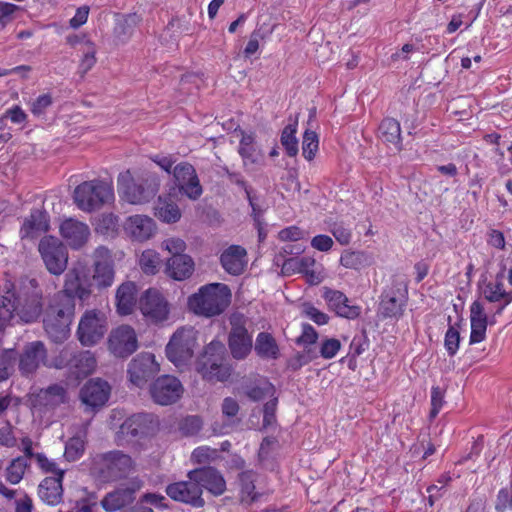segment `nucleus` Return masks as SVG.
Wrapping results in <instances>:
<instances>
[{"mask_svg":"<svg viewBox=\"0 0 512 512\" xmlns=\"http://www.w3.org/2000/svg\"><path fill=\"white\" fill-rule=\"evenodd\" d=\"M231 290L223 283H210L189 296L188 308L195 315L212 318L222 314L230 305Z\"/></svg>","mask_w":512,"mask_h":512,"instance_id":"1","label":"nucleus"},{"mask_svg":"<svg viewBox=\"0 0 512 512\" xmlns=\"http://www.w3.org/2000/svg\"><path fill=\"white\" fill-rule=\"evenodd\" d=\"M118 186L122 199L133 205H141L154 198L160 181L156 174L150 172L135 180L127 170L119 175Z\"/></svg>","mask_w":512,"mask_h":512,"instance_id":"2","label":"nucleus"},{"mask_svg":"<svg viewBox=\"0 0 512 512\" xmlns=\"http://www.w3.org/2000/svg\"><path fill=\"white\" fill-rule=\"evenodd\" d=\"M73 199L79 209L85 212H92L112 202L114 200V192L109 183L94 179L78 185L74 190Z\"/></svg>","mask_w":512,"mask_h":512,"instance_id":"3","label":"nucleus"},{"mask_svg":"<svg viewBox=\"0 0 512 512\" xmlns=\"http://www.w3.org/2000/svg\"><path fill=\"white\" fill-rule=\"evenodd\" d=\"M225 347L221 342H211L199 357L196 369L202 377L211 382L225 381L230 376V368L224 363Z\"/></svg>","mask_w":512,"mask_h":512,"instance_id":"4","label":"nucleus"},{"mask_svg":"<svg viewBox=\"0 0 512 512\" xmlns=\"http://www.w3.org/2000/svg\"><path fill=\"white\" fill-rule=\"evenodd\" d=\"M198 332L193 327L176 330L166 346L167 358L177 367L187 365L194 356Z\"/></svg>","mask_w":512,"mask_h":512,"instance_id":"5","label":"nucleus"},{"mask_svg":"<svg viewBox=\"0 0 512 512\" xmlns=\"http://www.w3.org/2000/svg\"><path fill=\"white\" fill-rule=\"evenodd\" d=\"M100 474L108 480L127 478L135 471V461L123 451L113 450L100 454L96 458Z\"/></svg>","mask_w":512,"mask_h":512,"instance_id":"6","label":"nucleus"},{"mask_svg":"<svg viewBox=\"0 0 512 512\" xmlns=\"http://www.w3.org/2000/svg\"><path fill=\"white\" fill-rule=\"evenodd\" d=\"M154 415L137 413L127 418L116 434L118 445L145 438L154 433L157 427Z\"/></svg>","mask_w":512,"mask_h":512,"instance_id":"7","label":"nucleus"},{"mask_svg":"<svg viewBox=\"0 0 512 512\" xmlns=\"http://www.w3.org/2000/svg\"><path fill=\"white\" fill-rule=\"evenodd\" d=\"M246 322L243 314L234 313L230 316L228 346L233 358L238 360L246 358L253 347L252 336L248 333Z\"/></svg>","mask_w":512,"mask_h":512,"instance_id":"8","label":"nucleus"},{"mask_svg":"<svg viewBox=\"0 0 512 512\" xmlns=\"http://www.w3.org/2000/svg\"><path fill=\"white\" fill-rule=\"evenodd\" d=\"M38 250L47 270L54 275H60L67 266L68 256L65 246L53 236H45L40 240Z\"/></svg>","mask_w":512,"mask_h":512,"instance_id":"9","label":"nucleus"},{"mask_svg":"<svg viewBox=\"0 0 512 512\" xmlns=\"http://www.w3.org/2000/svg\"><path fill=\"white\" fill-rule=\"evenodd\" d=\"M139 308L144 317L152 323L166 321L170 314V305L163 294L150 288L139 299Z\"/></svg>","mask_w":512,"mask_h":512,"instance_id":"10","label":"nucleus"},{"mask_svg":"<svg viewBox=\"0 0 512 512\" xmlns=\"http://www.w3.org/2000/svg\"><path fill=\"white\" fill-rule=\"evenodd\" d=\"M58 367L68 368L77 378L86 377L96 367V359L90 351H74L69 348L63 349L58 357Z\"/></svg>","mask_w":512,"mask_h":512,"instance_id":"11","label":"nucleus"},{"mask_svg":"<svg viewBox=\"0 0 512 512\" xmlns=\"http://www.w3.org/2000/svg\"><path fill=\"white\" fill-rule=\"evenodd\" d=\"M406 285L401 281H393L381 295L378 313L383 318H398L403 313L406 302Z\"/></svg>","mask_w":512,"mask_h":512,"instance_id":"12","label":"nucleus"},{"mask_svg":"<svg viewBox=\"0 0 512 512\" xmlns=\"http://www.w3.org/2000/svg\"><path fill=\"white\" fill-rule=\"evenodd\" d=\"M160 370V365L152 353H140L128 365L130 382L136 387H143Z\"/></svg>","mask_w":512,"mask_h":512,"instance_id":"13","label":"nucleus"},{"mask_svg":"<svg viewBox=\"0 0 512 512\" xmlns=\"http://www.w3.org/2000/svg\"><path fill=\"white\" fill-rule=\"evenodd\" d=\"M105 319L96 311H87L78 326V338L84 346L98 343L106 333Z\"/></svg>","mask_w":512,"mask_h":512,"instance_id":"14","label":"nucleus"},{"mask_svg":"<svg viewBox=\"0 0 512 512\" xmlns=\"http://www.w3.org/2000/svg\"><path fill=\"white\" fill-rule=\"evenodd\" d=\"M173 177L179 191L191 200H197L203 193L195 168L188 162H181L173 168Z\"/></svg>","mask_w":512,"mask_h":512,"instance_id":"15","label":"nucleus"},{"mask_svg":"<svg viewBox=\"0 0 512 512\" xmlns=\"http://www.w3.org/2000/svg\"><path fill=\"white\" fill-rule=\"evenodd\" d=\"M181 382L174 376L163 375L155 380L150 387L152 399L160 405H170L180 399L183 394Z\"/></svg>","mask_w":512,"mask_h":512,"instance_id":"16","label":"nucleus"},{"mask_svg":"<svg viewBox=\"0 0 512 512\" xmlns=\"http://www.w3.org/2000/svg\"><path fill=\"white\" fill-rule=\"evenodd\" d=\"M202 492L200 485L189 478L187 481L175 482L166 487V493L171 499L189 504L195 508H201L205 505Z\"/></svg>","mask_w":512,"mask_h":512,"instance_id":"17","label":"nucleus"},{"mask_svg":"<svg viewBox=\"0 0 512 512\" xmlns=\"http://www.w3.org/2000/svg\"><path fill=\"white\" fill-rule=\"evenodd\" d=\"M109 350L120 358H126L138 348L137 336L134 329L122 325L114 329L108 339Z\"/></svg>","mask_w":512,"mask_h":512,"instance_id":"18","label":"nucleus"},{"mask_svg":"<svg viewBox=\"0 0 512 512\" xmlns=\"http://www.w3.org/2000/svg\"><path fill=\"white\" fill-rule=\"evenodd\" d=\"M94 274L93 282L98 288H107L114 281L115 271L111 252L106 247L100 246L93 253Z\"/></svg>","mask_w":512,"mask_h":512,"instance_id":"19","label":"nucleus"},{"mask_svg":"<svg viewBox=\"0 0 512 512\" xmlns=\"http://www.w3.org/2000/svg\"><path fill=\"white\" fill-rule=\"evenodd\" d=\"M47 361V350L41 341L27 343L19 356V371L23 376L33 375Z\"/></svg>","mask_w":512,"mask_h":512,"instance_id":"20","label":"nucleus"},{"mask_svg":"<svg viewBox=\"0 0 512 512\" xmlns=\"http://www.w3.org/2000/svg\"><path fill=\"white\" fill-rule=\"evenodd\" d=\"M123 230L132 241L145 242L155 235L157 226L151 217L137 214L126 218Z\"/></svg>","mask_w":512,"mask_h":512,"instance_id":"21","label":"nucleus"},{"mask_svg":"<svg viewBox=\"0 0 512 512\" xmlns=\"http://www.w3.org/2000/svg\"><path fill=\"white\" fill-rule=\"evenodd\" d=\"M110 391L108 382L100 378L91 379L81 388L80 399L87 407L97 409L108 401Z\"/></svg>","mask_w":512,"mask_h":512,"instance_id":"22","label":"nucleus"},{"mask_svg":"<svg viewBox=\"0 0 512 512\" xmlns=\"http://www.w3.org/2000/svg\"><path fill=\"white\" fill-rule=\"evenodd\" d=\"M188 478L195 480L201 489L205 488L215 496L222 495L226 490V481L213 467L195 469L188 472Z\"/></svg>","mask_w":512,"mask_h":512,"instance_id":"23","label":"nucleus"},{"mask_svg":"<svg viewBox=\"0 0 512 512\" xmlns=\"http://www.w3.org/2000/svg\"><path fill=\"white\" fill-rule=\"evenodd\" d=\"M139 481H132L131 486L120 487L108 494L101 500L102 508L107 512H115L131 504L135 500V492L139 490Z\"/></svg>","mask_w":512,"mask_h":512,"instance_id":"24","label":"nucleus"},{"mask_svg":"<svg viewBox=\"0 0 512 512\" xmlns=\"http://www.w3.org/2000/svg\"><path fill=\"white\" fill-rule=\"evenodd\" d=\"M324 299L330 309L340 317L355 319L360 315V307L351 305L349 299L341 291L329 289L324 293Z\"/></svg>","mask_w":512,"mask_h":512,"instance_id":"25","label":"nucleus"},{"mask_svg":"<svg viewBox=\"0 0 512 512\" xmlns=\"http://www.w3.org/2000/svg\"><path fill=\"white\" fill-rule=\"evenodd\" d=\"M60 233L73 248L84 245L90 235L89 227L77 220L67 219L60 226Z\"/></svg>","mask_w":512,"mask_h":512,"instance_id":"26","label":"nucleus"},{"mask_svg":"<svg viewBox=\"0 0 512 512\" xmlns=\"http://www.w3.org/2000/svg\"><path fill=\"white\" fill-rule=\"evenodd\" d=\"M247 252L239 245L228 247L221 255L220 261L225 269L231 275H240L247 264Z\"/></svg>","mask_w":512,"mask_h":512,"instance_id":"27","label":"nucleus"},{"mask_svg":"<svg viewBox=\"0 0 512 512\" xmlns=\"http://www.w3.org/2000/svg\"><path fill=\"white\" fill-rule=\"evenodd\" d=\"M137 287L133 282L122 283L116 291L117 312L122 315H130L136 306Z\"/></svg>","mask_w":512,"mask_h":512,"instance_id":"28","label":"nucleus"},{"mask_svg":"<svg viewBox=\"0 0 512 512\" xmlns=\"http://www.w3.org/2000/svg\"><path fill=\"white\" fill-rule=\"evenodd\" d=\"M48 229L49 219L46 212L33 210L31 214L25 218L20 233L22 238H34L48 231Z\"/></svg>","mask_w":512,"mask_h":512,"instance_id":"29","label":"nucleus"},{"mask_svg":"<svg viewBox=\"0 0 512 512\" xmlns=\"http://www.w3.org/2000/svg\"><path fill=\"white\" fill-rule=\"evenodd\" d=\"M194 271V262L188 255H172L166 264L169 277L181 281L189 278Z\"/></svg>","mask_w":512,"mask_h":512,"instance_id":"30","label":"nucleus"},{"mask_svg":"<svg viewBox=\"0 0 512 512\" xmlns=\"http://www.w3.org/2000/svg\"><path fill=\"white\" fill-rule=\"evenodd\" d=\"M75 313V301L66 294H55L45 314H53L63 321L72 323Z\"/></svg>","mask_w":512,"mask_h":512,"instance_id":"31","label":"nucleus"},{"mask_svg":"<svg viewBox=\"0 0 512 512\" xmlns=\"http://www.w3.org/2000/svg\"><path fill=\"white\" fill-rule=\"evenodd\" d=\"M503 279L504 274L498 273L494 281L485 284L483 296L488 302H504V305H509L512 302V291L505 290Z\"/></svg>","mask_w":512,"mask_h":512,"instance_id":"32","label":"nucleus"},{"mask_svg":"<svg viewBox=\"0 0 512 512\" xmlns=\"http://www.w3.org/2000/svg\"><path fill=\"white\" fill-rule=\"evenodd\" d=\"M62 479L59 477H46L39 485L38 494L41 500L48 505L60 503L63 495Z\"/></svg>","mask_w":512,"mask_h":512,"instance_id":"33","label":"nucleus"},{"mask_svg":"<svg viewBox=\"0 0 512 512\" xmlns=\"http://www.w3.org/2000/svg\"><path fill=\"white\" fill-rule=\"evenodd\" d=\"M38 397L39 404L47 410L55 409L68 401L66 388L59 384H53L41 390Z\"/></svg>","mask_w":512,"mask_h":512,"instance_id":"34","label":"nucleus"},{"mask_svg":"<svg viewBox=\"0 0 512 512\" xmlns=\"http://www.w3.org/2000/svg\"><path fill=\"white\" fill-rule=\"evenodd\" d=\"M315 264V260L311 257H292L286 259L282 264L283 274H292L295 272L305 273L310 276L311 283H319V278L311 271V267Z\"/></svg>","mask_w":512,"mask_h":512,"instance_id":"35","label":"nucleus"},{"mask_svg":"<svg viewBox=\"0 0 512 512\" xmlns=\"http://www.w3.org/2000/svg\"><path fill=\"white\" fill-rule=\"evenodd\" d=\"M43 324L46 333L55 342H62L69 335L71 323L63 321L53 314H45Z\"/></svg>","mask_w":512,"mask_h":512,"instance_id":"36","label":"nucleus"},{"mask_svg":"<svg viewBox=\"0 0 512 512\" xmlns=\"http://www.w3.org/2000/svg\"><path fill=\"white\" fill-rule=\"evenodd\" d=\"M254 350L262 359L270 360L279 357V347L276 340L267 332H261L257 335Z\"/></svg>","mask_w":512,"mask_h":512,"instance_id":"37","label":"nucleus"},{"mask_svg":"<svg viewBox=\"0 0 512 512\" xmlns=\"http://www.w3.org/2000/svg\"><path fill=\"white\" fill-rule=\"evenodd\" d=\"M256 474L253 471H244L239 474L240 501L251 505L258 500L260 494L255 491Z\"/></svg>","mask_w":512,"mask_h":512,"instance_id":"38","label":"nucleus"},{"mask_svg":"<svg viewBox=\"0 0 512 512\" xmlns=\"http://www.w3.org/2000/svg\"><path fill=\"white\" fill-rule=\"evenodd\" d=\"M379 137L382 141L401 149V128L397 120L393 118L384 119L379 126Z\"/></svg>","mask_w":512,"mask_h":512,"instance_id":"39","label":"nucleus"},{"mask_svg":"<svg viewBox=\"0 0 512 512\" xmlns=\"http://www.w3.org/2000/svg\"><path fill=\"white\" fill-rule=\"evenodd\" d=\"M155 215L167 223H175L181 218V212L176 203L167 198L159 197L155 207Z\"/></svg>","mask_w":512,"mask_h":512,"instance_id":"40","label":"nucleus"},{"mask_svg":"<svg viewBox=\"0 0 512 512\" xmlns=\"http://www.w3.org/2000/svg\"><path fill=\"white\" fill-rule=\"evenodd\" d=\"M340 263L345 268L358 270L371 265L372 259L365 252L345 250L341 255Z\"/></svg>","mask_w":512,"mask_h":512,"instance_id":"41","label":"nucleus"},{"mask_svg":"<svg viewBox=\"0 0 512 512\" xmlns=\"http://www.w3.org/2000/svg\"><path fill=\"white\" fill-rule=\"evenodd\" d=\"M29 466L30 464L25 457L13 459L6 468V480L13 485L20 483Z\"/></svg>","mask_w":512,"mask_h":512,"instance_id":"42","label":"nucleus"},{"mask_svg":"<svg viewBox=\"0 0 512 512\" xmlns=\"http://www.w3.org/2000/svg\"><path fill=\"white\" fill-rule=\"evenodd\" d=\"M298 124V116H296L293 123L288 124L282 132L281 144L284 146L287 154L290 157L298 153V140L295 136Z\"/></svg>","mask_w":512,"mask_h":512,"instance_id":"43","label":"nucleus"},{"mask_svg":"<svg viewBox=\"0 0 512 512\" xmlns=\"http://www.w3.org/2000/svg\"><path fill=\"white\" fill-rule=\"evenodd\" d=\"M238 152L243 159L244 166L258 162L259 155L254 146V138L251 135H242Z\"/></svg>","mask_w":512,"mask_h":512,"instance_id":"44","label":"nucleus"},{"mask_svg":"<svg viewBox=\"0 0 512 512\" xmlns=\"http://www.w3.org/2000/svg\"><path fill=\"white\" fill-rule=\"evenodd\" d=\"M160 263L161 259L159 254L151 249L143 251L139 259V265L142 271L151 275H154L158 272Z\"/></svg>","mask_w":512,"mask_h":512,"instance_id":"45","label":"nucleus"},{"mask_svg":"<svg viewBox=\"0 0 512 512\" xmlns=\"http://www.w3.org/2000/svg\"><path fill=\"white\" fill-rule=\"evenodd\" d=\"M319 147V139L316 132L307 129L303 135L302 153L305 159L311 161L314 159Z\"/></svg>","mask_w":512,"mask_h":512,"instance_id":"46","label":"nucleus"},{"mask_svg":"<svg viewBox=\"0 0 512 512\" xmlns=\"http://www.w3.org/2000/svg\"><path fill=\"white\" fill-rule=\"evenodd\" d=\"M84 449V440L79 436L72 437L66 444L64 455L68 461H75L82 456Z\"/></svg>","mask_w":512,"mask_h":512,"instance_id":"47","label":"nucleus"},{"mask_svg":"<svg viewBox=\"0 0 512 512\" xmlns=\"http://www.w3.org/2000/svg\"><path fill=\"white\" fill-rule=\"evenodd\" d=\"M35 459L39 465V467L45 472V473H51V477H59L63 478L65 469L60 468L55 462L49 460L44 454L37 453L35 455Z\"/></svg>","mask_w":512,"mask_h":512,"instance_id":"48","label":"nucleus"},{"mask_svg":"<svg viewBox=\"0 0 512 512\" xmlns=\"http://www.w3.org/2000/svg\"><path fill=\"white\" fill-rule=\"evenodd\" d=\"M80 278L79 274L76 270H70L65 275V283L63 290L58 292L57 294H66L72 300L75 301V292H77V288L80 286Z\"/></svg>","mask_w":512,"mask_h":512,"instance_id":"49","label":"nucleus"},{"mask_svg":"<svg viewBox=\"0 0 512 512\" xmlns=\"http://www.w3.org/2000/svg\"><path fill=\"white\" fill-rule=\"evenodd\" d=\"M202 428V420L198 416L186 417L180 424V431L185 436L196 435Z\"/></svg>","mask_w":512,"mask_h":512,"instance_id":"50","label":"nucleus"},{"mask_svg":"<svg viewBox=\"0 0 512 512\" xmlns=\"http://www.w3.org/2000/svg\"><path fill=\"white\" fill-rule=\"evenodd\" d=\"M302 314L318 325H324L328 322L329 317L313 305L306 303L302 307Z\"/></svg>","mask_w":512,"mask_h":512,"instance_id":"51","label":"nucleus"},{"mask_svg":"<svg viewBox=\"0 0 512 512\" xmlns=\"http://www.w3.org/2000/svg\"><path fill=\"white\" fill-rule=\"evenodd\" d=\"M85 44L87 46V49L84 50V55L79 65L80 70L83 74L87 73L96 63V49L94 45L89 41H87Z\"/></svg>","mask_w":512,"mask_h":512,"instance_id":"52","label":"nucleus"},{"mask_svg":"<svg viewBox=\"0 0 512 512\" xmlns=\"http://www.w3.org/2000/svg\"><path fill=\"white\" fill-rule=\"evenodd\" d=\"M341 348V343L338 339L329 338L321 343L320 355L325 359L333 358Z\"/></svg>","mask_w":512,"mask_h":512,"instance_id":"53","label":"nucleus"},{"mask_svg":"<svg viewBox=\"0 0 512 512\" xmlns=\"http://www.w3.org/2000/svg\"><path fill=\"white\" fill-rule=\"evenodd\" d=\"M444 404V391L436 386L431 389L430 418H435Z\"/></svg>","mask_w":512,"mask_h":512,"instance_id":"54","label":"nucleus"},{"mask_svg":"<svg viewBox=\"0 0 512 512\" xmlns=\"http://www.w3.org/2000/svg\"><path fill=\"white\" fill-rule=\"evenodd\" d=\"M227 174H228V178H229L230 182L242 187L245 190L246 197L249 201L250 206L252 207L253 214L256 216L258 213V209L256 208L253 197L251 196V192H250L249 187L247 186L244 178L239 173H235V172L227 171Z\"/></svg>","mask_w":512,"mask_h":512,"instance_id":"55","label":"nucleus"},{"mask_svg":"<svg viewBox=\"0 0 512 512\" xmlns=\"http://www.w3.org/2000/svg\"><path fill=\"white\" fill-rule=\"evenodd\" d=\"M507 508L512 509L511 487L501 489L496 498L495 509L497 512H504Z\"/></svg>","mask_w":512,"mask_h":512,"instance_id":"56","label":"nucleus"},{"mask_svg":"<svg viewBox=\"0 0 512 512\" xmlns=\"http://www.w3.org/2000/svg\"><path fill=\"white\" fill-rule=\"evenodd\" d=\"M488 321H477L471 323L470 343H480L486 337Z\"/></svg>","mask_w":512,"mask_h":512,"instance_id":"57","label":"nucleus"},{"mask_svg":"<svg viewBox=\"0 0 512 512\" xmlns=\"http://www.w3.org/2000/svg\"><path fill=\"white\" fill-rule=\"evenodd\" d=\"M459 341V332L454 327L450 326L445 335V347L449 355H454L457 352Z\"/></svg>","mask_w":512,"mask_h":512,"instance_id":"58","label":"nucleus"},{"mask_svg":"<svg viewBox=\"0 0 512 512\" xmlns=\"http://www.w3.org/2000/svg\"><path fill=\"white\" fill-rule=\"evenodd\" d=\"M318 339V333L316 330L309 324H303L302 333L297 338V343L303 346H309L316 343Z\"/></svg>","mask_w":512,"mask_h":512,"instance_id":"59","label":"nucleus"},{"mask_svg":"<svg viewBox=\"0 0 512 512\" xmlns=\"http://www.w3.org/2000/svg\"><path fill=\"white\" fill-rule=\"evenodd\" d=\"M216 454V450L209 447H198L192 453V460L198 464H205Z\"/></svg>","mask_w":512,"mask_h":512,"instance_id":"60","label":"nucleus"},{"mask_svg":"<svg viewBox=\"0 0 512 512\" xmlns=\"http://www.w3.org/2000/svg\"><path fill=\"white\" fill-rule=\"evenodd\" d=\"M273 387L270 383H265L263 386H255L246 392V395L253 401H259L265 396L271 394Z\"/></svg>","mask_w":512,"mask_h":512,"instance_id":"61","label":"nucleus"},{"mask_svg":"<svg viewBox=\"0 0 512 512\" xmlns=\"http://www.w3.org/2000/svg\"><path fill=\"white\" fill-rule=\"evenodd\" d=\"M118 225V219L113 214L103 215L99 221L98 229L105 234H109L110 232H115Z\"/></svg>","mask_w":512,"mask_h":512,"instance_id":"62","label":"nucleus"},{"mask_svg":"<svg viewBox=\"0 0 512 512\" xmlns=\"http://www.w3.org/2000/svg\"><path fill=\"white\" fill-rule=\"evenodd\" d=\"M331 232L335 239L341 245H347L351 241V231L350 229L344 227L342 224H334L331 228Z\"/></svg>","mask_w":512,"mask_h":512,"instance_id":"63","label":"nucleus"},{"mask_svg":"<svg viewBox=\"0 0 512 512\" xmlns=\"http://www.w3.org/2000/svg\"><path fill=\"white\" fill-rule=\"evenodd\" d=\"M52 104V98L48 94L40 95L33 103L31 111L34 115H41Z\"/></svg>","mask_w":512,"mask_h":512,"instance_id":"64","label":"nucleus"}]
</instances>
